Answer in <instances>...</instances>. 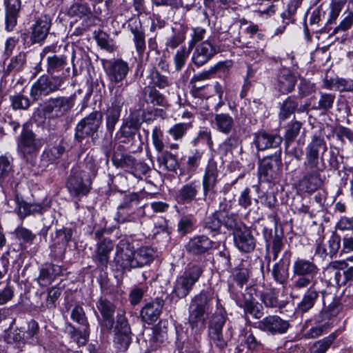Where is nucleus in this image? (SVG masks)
<instances>
[{"label":"nucleus","instance_id":"obj_13","mask_svg":"<svg viewBox=\"0 0 353 353\" xmlns=\"http://www.w3.org/2000/svg\"><path fill=\"white\" fill-rule=\"evenodd\" d=\"M308 287L303 294L302 299L297 305V310L301 313L307 312L311 310L320 296L322 297L323 305H325L326 292L319 287L318 282H314Z\"/></svg>","mask_w":353,"mask_h":353},{"label":"nucleus","instance_id":"obj_49","mask_svg":"<svg viewBox=\"0 0 353 353\" xmlns=\"http://www.w3.org/2000/svg\"><path fill=\"white\" fill-rule=\"evenodd\" d=\"M192 128L191 123H178L173 125L168 131V133L174 141H179L185 136L187 132Z\"/></svg>","mask_w":353,"mask_h":353},{"label":"nucleus","instance_id":"obj_34","mask_svg":"<svg viewBox=\"0 0 353 353\" xmlns=\"http://www.w3.org/2000/svg\"><path fill=\"white\" fill-rule=\"evenodd\" d=\"M7 60L8 63L4 60V72L6 74H17L24 69L26 64V54L23 52H20Z\"/></svg>","mask_w":353,"mask_h":353},{"label":"nucleus","instance_id":"obj_64","mask_svg":"<svg viewBox=\"0 0 353 353\" xmlns=\"http://www.w3.org/2000/svg\"><path fill=\"white\" fill-rule=\"evenodd\" d=\"M301 128V123L294 121L289 124L285 134V140L287 144L292 142L299 134Z\"/></svg>","mask_w":353,"mask_h":353},{"label":"nucleus","instance_id":"obj_47","mask_svg":"<svg viewBox=\"0 0 353 353\" xmlns=\"http://www.w3.org/2000/svg\"><path fill=\"white\" fill-rule=\"evenodd\" d=\"M298 102L291 97H288L281 104L279 119L281 121H285L290 118L294 114L298 108Z\"/></svg>","mask_w":353,"mask_h":353},{"label":"nucleus","instance_id":"obj_44","mask_svg":"<svg viewBox=\"0 0 353 353\" xmlns=\"http://www.w3.org/2000/svg\"><path fill=\"white\" fill-rule=\"evenodd\" d=\"M222 225L229 230H232L233 234L237 230L244 227L245 225L239 219L238 214L235 213H227L221 216Z\"/></svg>","mask_w":353,"mask_h":353},{"label":"nucleus","instance_id":"obj_52","mask_svg":"<svg viewBox=\"0 0 353 353\" xmlns=\"http://www.w3.org/2000/svg\"><path fill=\"white\" fill-rule=\"evenodd\" d=\"M245 313L251 314L254 318L259 319L263 315L262 306L253 300L246 299L242 305Z\"/></svg>","mask_w":353,"mask_h":353},{"label":"nucleus","instance_id":"obj_10","mask_svg":"<svg viewBox=\"0 0 353 353\" xmlns=\"http://www.w3.org/2000/svg\"><path fill=\"white\" fill-rule=\"evenodd\" d=\"M92 181L88 174L81 170H72L68 179L67 188L74 196H86L91 190Z\"/></svg>","mask_w":353,"mask_h":353},{"label":"nucleus","instance_id":"obj_9","mask_svg":"<svg viewBox=\"0 0 353 353\" xmlns=\"http://www.w3.org/2000/svg\"><path fill=\"white\" fill-rule=\"evenodd\" d=\"M43 145V140L23 125V130L17 139V150L24 157L36 154Z\"/></svg>","mask_w":353,"mask_h":353},{"label":"nucleus","instance_id":"obj_35","mask_svg":"<svg viewBox=\"0 0 353 353\" xmlns=\"http://www.w3.org/2000/svg\"><path fill=\"white\" fill-rule=\"evenodd\" d=\"M140 127L141 122L139 117L131 114L123 121L119 132L123 137L133 139Z\"/></svg>","mask_w":353,"mask_h":353},{"label":"nucleus","instance_id":"obj_26","mask_svg":"<svg viewBox=\"0 0 353 353\" xmlns=\"http://www.w3.org/2000/svg\"><path fill=\"white\" fill-rule=\"evenodd\" d=\"M163 305L164 301L161 298H157L147 303L141 311L143 320L148 324L155 322L159 319Z\"/></svg>","mask_w":353,"mask_h":353},{"label":"nucleus","instance_id":"obj_1","mask_svg":"<svg viewBox=\"0 0 353 353\" xmlns=\"http://www.w3.org/2000/svg\"><path fill=\"white\" fill-rule=\"evenodd\" d=\"M327 149L325 140L316 136L313 137L312 141L306 147L304 165L308 172L303 175L301 184L307 192H314L323 184L321 175L323 169L319 167V152L322 150L323 155Z\"/></svg>","mask_w":353,"mask_h":353},{"label":"nucleus","instance_id":"obj_30","mask_svg":"<svg viewBox=\"0 0 353 353\" xmlns=\"http://www.w3.org/2000/svg\"><path fill=\"white\" fill-rule=\"evenodd\" d=\"M50 208V203L46 201L32 203L21 202L18 203V215L24 219L29 215L42 214Z\"/></svg>","mask_w":353,"mask_h":353},{"label":"nucleus","instance_id":"obj_8","mask_svg":"<svg viewBox=\"0 0 353 353\" xmlns=\"http://www.w3.org/2000/svg\"><path fill=\"white\" fill-rule=\"evenodd\" d=\"M139 204V196L137 193L125 195L123 202L119 205L115 220L120 223L136 222L139 214L137 212Z\"/></svg>","mask_w":353,"mask_h":353},{"label":"nucleus","instance_id":"obj_54","mask_svg":"<svg viewBox=\"0 0 353 353\" xmlns=\"http://www.w3.org/2000/svg\"><path fill=\"white\" fill-rule=\"evenodd\" d=\"M190 51L191 50H190V48L186 50L185 47H181L174 54L173 59L174 68L177 72L181 71L185 65Z\"/></svg>","mask_w":353,"mask_h":353},{"label":"nucleus","instance_id":"obj_19","mask_svg":"<svg viewBox=\"0 0 353 353\" xmlns=\"http://www.w3.org/2000/svg\"><path fill=\"white\" fill-rule=\"evenodd\" d=\"M5 30L7 32L14 30L21 7V0H4Z\"/></svg>","mask_w":353,"mask_h":353},{"label":"nucleus","instance_id":"obj_63","mask_svg":"<svg viewBox=\"0 0 353 353\" xmlns=\"http://www.w3.org/2000/svg\"><path fill=\"white\" fill-rule=\"evenodd\" d=\"M163 132L158 126H155L152 132V143L155 150L159 152H162L165 148V144L163 141Z\"/></svg>","mask_w":353,"mask_h":353},{"label":"nucleus","instance_id":"obj_55","mask_svg":"<svg viewBox=\"0 0 353 353\" xmlns=\"http://www.w3.org/2000/svg\"><path fill=\"white\" fill-rule=\"evenodd\" d=\"M70 12L72 14L78 16L79 17H88L91 14V10L89 5L83 1H80L74 3L70 8Z\"/></svg>","mask_w":353,"mask_h":353},{"label":"nucleus","instance_id":"obj_29","mask_svg":"<svg viewBox=\"0 0 353 353\" xmlns=\"http://www.w3.org/2000/svg\"><path fill=\"white\" fill-rule=\"evenodd\" d=\"M296 77L288 69L280 71L276 83V88L283 94L291 92L296 85Z\"/></svg>","mask_w":353,"mask_h":353},{"label":"nucleus","instance_id":"obj_61","mask_svg":"<svg viewBox=\"0 0 353 353\" xmlns=\"http://www.w3.org/2000/svg\"><path fill=\"white\" fill-rule=\"evenodd\" d=\"M14 234L18 240L29 244H32L36 238V235L30 230L21 226L15 229Z\"/></svg>","mask_w":353,"mask_h":353},{"label":"nucleus","instance_id":"obj_36","mask_svg":"<svg viewBox=\"0 0 353 353\" xmlns=\"http://www.w3.org/2000/svg\"><path fill=\"white\" fill-rule=\"evenodd\" d=\"M143 98L147 103L153 106L164 107L167 105L165 97L154 86H145L143 90Z\"/></svg>","mask_w":353,"mask_h":353},{"label":"nucleus","instance_id":"obj_16","mask_svg":"<svg viewBox=\"0 0 353 353\" xmlns=\"http://www.w3.org/2000/svg\"><path fill=\"white\" fill-rule=\"evenodd\" d=\"M52 25V19L48 14L37 17L30 29V40L33 43H41L47 38Z\"/></svg>","mask_w":353,"mask_h":353},{"label":"nucleus","instance_id":"obj_51","mask_svg":"<svg viewBox=\"0 0 353 353\" xmlns=\"http://www.w3.org/2000/svg\"><path fill=\"white\" fill-rule=\"evenodd\" d=\"M224 68V63L222 62H219L214 66L211 67L208 70L202 71L198 74H194L191 80L190 83H194L198 81H205L210 79L213 74H214L216 72L221 70Z\"/></svg>","mask_w":353,"mask_h":353},{"label":"nucleus","instance_id":"obj_43","mask_svg":"<svg viewBox=\"0 0 353 353\" xmlns=\"http://www.w3.org/2000/svg\"><path fill=\"white\" fill-rule=\"evenodd\" d=\"M221 225V216L214 212L205 219L203 228L205 232L214 236L219 232Z\"/></svg>","mask_w":353,"mask_h":353},{"label":"nucleus","instance_id":"obj_40","mask_svg":"<svg viewBox=\"0 0 353 353\" xmlns=\"http://www.w3.org/2000/svg\"><path fill=\"white\" fill-rule=\"evenodd\" d=\"M154 252L149 247H141L134 252V268L149 264L154 259Z\"/></svg>","mask_w":353,"mask_h":353},{"label":"nucleus","instance_id":"obj_20","mask_svg":"<svg viewBox=\"0 0 353 353\" xmlns=\"http://www.w3.org/2000/svg\"><path fill=\"white\" fill-rule=\"evenodd\" d=\"M215 47L208 41L196 46L192 56V61L197 67L206 64L216 54Z\"/></svg>","mask_w":353,"mask_h":353},{"label":"nucleus","instance_id":"obj_18","mask_svg":"<svg viewBox=\"0 0 353 353\" xmlns=\"http://www.w3.org/2000/svg\"><path fill=\"white\" fill-rule=\"evenodd\" d=\"M288 321L276 315L268 316L258 322L257 327L271 334H283L289 328Z\"/></svg>","mask_w":353,"mask_h":353},{"label":"nucleus","instance_id":"obj_45","mask_svg":"<svg viewBox=\"0 0 353 353\" xmlns=\"http://www.w3.org/2000/svg\"><path fill=\"white\" fill-rule=\"evenodd\" d=\"M47 71L51 75L63 70L67 65L66 57L63 55H52L47 58Z\"/></svg>","mask_w":353,"mask_h":353},{"label":"nucleus","instance_id":"obj_33","mask_svg":"<svg viewBox=\"0 0 353 353\" xmlns=\"http://www.w3.org/2000/svg\"><path fill=\"white\" fill-rule=\"evenodd\" d=\"M159 152L157 161L159 168L167 172H176L179 168L177 157L168 150Z\"/></svg>","mask_w":353,"mask_h":353},{"label":"nucleus","instance_id":"obj_28","mask_svg":"<svg viewBox=\"0 0 353 353\" xmlns=\"http://www.w3.org/2000/svg\"><path fill=\"white\" fill-rule=\"evenodd\" d=\"M218 175L219 171L216 163L210 161L206 167L202 181L203 196L205 198H206L210 191L214 190L218 181Z\"/></svg>","mask_w":353,"mask_h":353},{"label":"nucleus","instance_id":"obj_2","mask_svg":"<svg viewBox=\"0 0 353 353\" xmlns=\"http://www.w3.org/2000/svg\"><path fill=\"white\" fill-rule=\"evenodd\" d=\"M213 299V294L205 290H202L192 299L189 306L188 321L195 332L204 329Z\"/></svg>","mask_w":353,"mask_h":353},{"label":"nucleus","instance_id":"obj_31","mask_svg":"<svg viewBox=\"0 0 353 353\" xmlns=\"http://www.w3.org/2000/svg\"><path fill=\"white\" fill-rule=\"evenodd\" d=\"M234 123L233 117L228 113L215 114L211 121L214 129L225 134H228L233 130Z\"/></svg>","mask_w":353,"mask_h":353},{"label":"nucleus","instance_id":"obj_3","mask_svg":"<svg viewBox=\"0 0 353 353\" xmlns=\"http://www.w3.org/2000/svg\"><path fill=\"white\" fill-rule=\"evenodd\" d=\"M319 271V268L312 261L298 258L292 266L294 276L292 280V288L301 290L314 282H317L315 277Z\"/></svg>","mask_w":353,"mask_h":353},{"label":"nucleus","instance_id":"obj_22","mask_svg":"<svg viewBox=\"0 0 353 353\" xmlns=\"http://www.w3.org/2000/svg\"><path fill=\"white\" fill-rule=\"evenodd\" d=\"M113 248L114 243L109 239H103L97 243L94 261L98 268L103 270L108 267L110 254Z\"/></svg>","mask_w":353,"mask_h":353},{"label":"nucleus","instance_id":"obj_62","mask_svg":"<svg viewBox=\"0 0 353 353\" xmlns=\"http://www.w3.org/2000/svg\"><path fill=\"white\" fill-rule=\"evenodd\" d=\"M71 319L77 323L88 327V319L83 308L80 305H76L71 311Z\"/></svg>","mask_w":353,"mask_h":353},{"label":"nucleus","instance_id":"obj_7","mask_svg":"<svg viewBox=\"0 0 353 353\" xmlns=\"http://www.w3.org/2000/svg\"><path fill=\"white\" fill-rule=\"evenodd\" d=\"M102 119V113L99 111H94L82 119L75 128V141L81 143L86 137L93 138L101 126Z\"/></svg>","mask_w":353,"mask_h":353},{"label":"nucleus","instance_id":"obj_39","mask_svg":"<svg viewBox=\"0 0 353 353\" xmlns=\"http://www.w3.org/2000/svg\"><path fill=\"white\" fill-rule=\"evenodd\" d=\"M109 90L111 93V108H118L121 110L125 103V87L121 84H109Z\"/></svg>","mask_w":353,"mask_h":353},{"label":"nucleus","instance_id":"obj_17","mask_svg":"<svg viewBox=\"0 0 353 353\" xmlns=\"http://www.w3.org/2000/svg\"><path fill=\"white\" fill-rule=\"evenodd\" d=\"M218 243L210 240L205 235H197L192 238L187 245V252L192 255H201L208 252L210 250L216 249Z\"/></svg>","mask_w":353,"mask_h":353},{"label":"nucleus","instance_id":"obj_6","mask_svg":"<svg viewBox=\"0 0 353 353\" xmlns=\"http://www.w3.org/2000/svg\"><path fill=\"white\" fill-rule=\"evenodd\" d=\"M225 320L222 315L213 316L208 327V336L211 343L219 350H224L233 336L232 329L228 327L223 330Z\"/></svg>","mask_w":353,"mask_h":353},{"label":"nucleus","instance_id":"obj_5","mask_svg":"<svg viewBox=\"0 0 353 353\" xmlns=\"http://www.w3.org/2000/svg\"><path fill=\"white\" fill-rule=\"evenodd\" d=\"M203 273L202 268L199 265H192L185 269L183 273L177 277L173 293L179 299L186 297L199 281Z\"/></svg>","mask_w":353,"mask_h":353},{"label":"nucleus","instance_id":"obj_46","mask_svg":"<svg viewBox=\"0 0 353 353\" xmlns=\"http://www.w3.org/2000/svg\"><path fill=\"white\" fill-rule=\"evenodd\" d=\"M238 341L241 343V345L244 343L250 350H259L263 348V344L256 339V336L250 331L240 334Z\"/></svg>","mask_w":353,"mask_h":353},{"label":"nucleus","instance_id":"obj_59","mask_svg":"<svg viewBox=\"0 0 353 353\" xmlns=\"http://www.w3.org/2000/svg\"><path fill=\"white\" fill-rule=\"evenodd\" d=\"M114 342L119 350L124 352L131 343V334L115 333Z\"/></svg>","mask_w":353,"mask_h":353},{"label":"nucleus","instance_id":"obj_11","mask_svg":"<svg viewBox=\"0 0 353 353\" xmlns=\"http://www.w3.org/2000/svg\"><path fill=\"white\" fill-rule=\"evenodd\" d=\"M73 105L72 97H51L45 103L43 112L49 118H58L64 116Z\"/></svg>","mask_w":353,"mask_h":353},{"label":"nucleus","instance_id":"obj_60","mask_svg":"<svg viewBox=\"0 0 353 353\" xmlns=\"http://www.w3.org/2000/svg\"><path fill=\"white\" fill-rule=\"evenodd\" d=\"M249 276L248 270L243 267L236 269L233 272V280L241 288L248 283Z\"/></svg>","mask_w":353,"mask_h":353},{"label":"nucleus","instance_id":"obj_41","mask_svg":"<svg viewBox=\"0 0 353 353\" xmlns=\"http://www.w3.org/2000/svg\"><path fill=\"white\" fill-rule=\"evenodd\" d=\"M66 145V143L61 140L59 144L46 150L42 154L43 159L50 163H56L65 152Z\"/></svg>","mask_w":353,"mask_h":353},{"label":"nucleus","instance_id":"obj_4","mask_svg":"<svg viewBox=\"0 0 353 353\" xmlns=\"http://www.w3.org/2000/svg\"><path fill=\"white\" fill-rule=\"evenodd\" d=\"M65 77L56 75L41 76L31 86L30 95L34 101L41 100L50 94L60 90Z\"/></svg>","mask_w":353,"mask_h":353},{"label":"nucleus","instance_id":"obj_42","mask_svg":"<svg viewBox=\"0 0 353 353\" xmlns=\"http://www.w3.org/2000/svg\"><path fill=\"white\" fill-rule=\"evenodd\" d=\"M336 339L335 334H331L323 339L313 343L309 347L307 353H326Z\"/></svg>","mask_w":353,"mask_h":353},{"label":"nucleus","instance_id":"obj_14","mask_svg":"<svg viewBox=\"0 0 353 353\" xmlns=\"http://www.w3.org/2000/svg\"><path fill=\"white\" fill-rule=\"evenodd\" d=\"M110 80V84L118 85L122 83L130 72L128 63L121 59H112L108 61L105 70Z\"/></svg>","mask_w":353,"mask_h":353},{"label":"nucleus","instance_id":"obj_23","mask_svg":"<svg viewBox=\"0 0 353 353\" xmlns=\"http://www.w3.org/2000/svg\"><path fill=\"white\" fill-rule=\"evenodd\" d=\"M128 28L133 35L132 41L136 51L139 56L142 57L146 48V42L141 21L137 19H132L129 21Z\"/></svg>","mask_w":353,"mask_h":353},{"label":"nucleus","instance_id":"obj_48","mask_svg":"<svg viewBox=\"0 0 353 353\" xmlns=\"http://www.w3.org/2000/svg\"><path fill=\"white\" fill-rule=\"evenodd\" d=\"M121 110L118 108L109 107L105 113V125L107 130L112 134L115 125L119 120Z\"/></svg>","mask_w":353,"mask_h":353},{"label":"nucleus","instance_id":"obj_32","mask_svg":"<svg viewBox=\"0 0 353 353\" xmlns=\"http://www.w3.org/2000/svg\"><path fill=\"white\" fill-rule=\"evenodd\" d=\"M97 307L104 319L105 326L108 330H111L114 324V305L107 299L101 297L97 302Z\"/></svg>","mask_w":353,"mask_h":353},{"label":"nucleus","instance_id":"obj_38","mask_svg":"<svg viewBox=\"0 0 353 353\" xmlns=\"http://www.w3.org/2000/svg\"><path fill=\"white\" fill-rule=\"evenodd\" d=\"M12 160L10 155L3 154L0 156V183L2 186L3 183L8 182L13 174Z\"/></svg>","mask_w":353,"mask_h":353},{"label":"nucleus","instance_id":"obj_37","mask_svg":"<svg viewBox=\"0 0 353 353\" xmlns=\"http://www.w3.org/2000/svg\"><path fill=\"white\" fill-rule=\"evenodd\" d=\"M61 273V268L54 264H46L40 271L38 282L41 285H48Z\"/></svg>","mask_w":353,"mask_h":353},{"label":"nucleus","instance_id":"obj_24","mask_svg":"<svg viewBox=\"0 0 353 353\" xmlns=\"http://www.w3.org/2000/svg\"><path fill=\"white\" fill-rule=\"evenodd\" d=\"M290 256L291 252L285 251L283 258L273 266L272 276L274 280L279 284L284 285L288 281Z\"/></svg>","mask_w":353,"mask_h":353},{"label":"nucleus","instance_id":"obj_25","mask_svg":"<svg viewBox=\"0 0 353 353\" xmlns=\"http://www.w3.org/2000/svg\"><path fill=\"white\" fill-rule=\"evenodd\" d=\"M200 182L196 180L183 185L178 191L176 199L180 204H190L196 197L200 190Z\"/></svg>","mask_w":353,"mask_h":353},{"label":"nucleus","instance_id":"obj_58","mask_svg":"<svg viewBox=\"0 0 353 353\" xmlns=\"http://www.w3.org/2000/svg\"><path fill=\"white\" fill-rule=\"evenodd\" d=\"M151 74L153 76V83L155 88L157 87L159 89H165L170 87L172 85V82L170 81L168 77L161 74L156 69H153Z\"/></svg>","mask_w":353,"mask_h":353},{"label":"nucleus","instance_id":"obj_50","mask_svg":"<svg viewBox=\"0 0 353 353\" xmlns=\"http://www.w3.org/2000/svg\"><path fill=\"white\" fill-rule=\"evenodd\" d=\"M112 163L117 168L130 171L135 165V159L130 155L122 154L120 157L114 156L112 158Z\"/></svg>","mask_w":353,"mask_h":353},{"label":"nucleus","instance_id":"obj_12","mask_svg":"<svg viewBox=\"0 0 353 353\" xmlns=\"http://www.w3.org/2000/svg\"><path fill=\"white\" fill-rule=\"evenodd\" d=\"M115 262L122 270L134 268V251L133 245L125 239H121L116 247Z\"/></svg>","mask_w":353,"mask_h":353},{"label":"nucleus","instance_id":"obj_27","mask_svg":"<svg viewBox=\"0 0 353 353\" xmlns=\"http://www.w3.org/2000/svg\"><path fill=\"white\" fill-rule=\"evenodd\" d=\"M283 141L281 137L276 134L260 132L255 134L254 144L259 150L277 148Z\"/></svg>","mask_w":353,"mask_h":353},{"label":"nucleus","instance_id":"obj_15","mask_svg":"<svg viewBox=\"0 0 353 353\" xmlns=\"http://www.w3.org/2000/svg\"><path fill=\"white\" fill-rule=\"evenodd\" d=\"M281 165V159L278 155L264 158L259 165V174L260 179L267 181H272L277 178Z\"/></svg>","mask_w":353,"mask_h":353},{"label":"nucleus","instance_id":"obj_57","mask_svg":"<svg viewBox=\"0 0 353 353\" xmlns=\"http://www.w3.org/2000/svg\"><path fill=\"white\" fill-rule=\"evenodd\" d=\"M259 299L267 307H276L278 305L277 294L272 290L260 292Z\"/></svg>","mask_w":353,"mask_h":353},{"label":"nucleus","instance_id":"obj_56","mask_svg":"<svg viewBox=\"0 0 353 353\" xmlns=\"http://www.w3.org/2000/svg\"><path fill=\"white\" fill-rule=\"evenodd\" d=\"M345 0H333L330 3V11L327 23L332 24L336 22L338 17L339 16L344 5Z\"/></svg>","mask_w":353,"mask_h":353},{"label":"nucleus","instance_id":"obj_21","mask_svg":"<svg viewBox=\"0 0 353 353\" xmlns=\"http://www.w3.org/2000/svg\"><path fill=\"white\" fill-rule=\"evenodd\" d=\"M235 246L243 252H250L255 248V240L250 229L245 225L233 234Z\"/></svg>","mask_w":353,"mask_h":353},{"label":"nucleus","instance_id":"obj_53","mask_svg":"<svg viewBox=\"0 0 353 353\" xmlns=\"http://www.w3.org/2000/svg\"><path fill=\"white\" fill-rule=\"evenodd\" d=\"M12 107L14 110H28L31 102L29 98L23 94H15L10 97Z\"/></svg>","mask_w":353,"mask_h":353}]
</instances>
